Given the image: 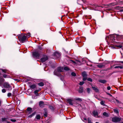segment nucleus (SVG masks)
<instances>
[{
	"label": "nucleus",
	"instance_id": "nucleus-1",
	"mask_svg": "<svg viewBox=\"0 0 123 123\" xmlns=\"http://www.w3.org/2000/svg\"><path fill=\"white\" fill-rule=\"evenodd\" d=\"M18 39L22 43L27 41V37L25 35L22 34L19 35L18 37Z\"/></svg>",
	"mask_w": 123,
	"mask_h": 123
},
{
	"label": "nucleus",
	"instance_id": "nucleus-2",
	"mask_svg": "<svg viewBox=\"0 0 123 123\" xmlns=\"http://www.w3.org/2000/svg\"><path fill=\"white\" fill-rule=\"evenodd\" d=\"M63 70L62 67H59L57 68V70H55L54 73V74L55 75L59 76L60 75V74L59 73L62 72Z\"/></svg>",
	"mask_w": 123,
	"mask_h": 123
},
{
	"label": "nucleus",
	"instance_id": "nucleus-3",
	"mask_svg": "<svg viewBox=\"0 0 123 123\" xmlns=\"http://www.w3.org/2000/svg\"><path fill=\"white\" fill-rule=\"evenodd\" d=\"M121 118L115 117L112 118V121L113 122L117 123L121 121Z\"/></svg>",
	"mask_w": 123,
	"mask_h": 123
},
{
	"label": "nucleus",
	"instance_id": "nucleus-4",
	"mask_svg": "<svg viewBox=\"0 0 123 123\" xmlns=\"http://www.w3.org/2000/svg\"><path fill=\"white\" fill-rule=\"evenodd\" d=\"M32 55L34 57L37 58H39L40 54L39 52L38 51H35L33 52Z\"/></svg>",
	"mask_w": 123,
	"mask_h": 123
},
{
	"label": "nucleus",
	"instance_id": "nucleus-5",
	"mask_svg": "<svg viewBox=\"0 0 123 123\" xmlns=\"http://www.w3.org/2000/svg\"><path fill=\"white\" fill-rule=\"evenodd\" d=\"M48 59V56L46 55H44L41 59V61L42 62H44Z\"/></svg>",
	"mask_w": 123,
	"mask_h": 123
},
{
	"label": "nucleus",
	"instance_id": "nucleus-6",
	"mask_svg": "<svg viewBox=\"0 0 123 123\" xmlns=\"http://www.w3.org/2000/svg\"><path fill=\"white\" fill-rule=\"evenodd\" d=\"M4 86L5 87L7 88H10L11 86L10 85L7 83H5Z\"/></svg>",
	"mask_w": 123,
	"mask_h": 123
},
{
	"label": "nucleus",
	"instance_id": "nucleus-7",
	"mask_svg": "<svg viewBox=\"0 0 123 123\" xmlns=\"http://www.w3.org/2000/svg\"><path fill=\"white\" fill-rule=\"evenodd\" d=\"M92 88L96 92H98L99 91L98 89L97 88V87L95 86H92Z\"/></svg>",
	"mask_w": 123,
	"mask_h": 123
},
{
	"label": "nucleus",
	"instance_id": "nucleus-8",
	"mask_svg": "<svg viewBox=\"0 0 123 123\" xmlns=\"http://www.w3.org/2000/svg\"><path fill=\"white\" fill-rule=\"evenodd\" d=\"M54 55L57 58H58L60 56L61 54L60 53L56 52L55 53Z\"/></svg>",
	"mask_w": 123,
	"mask_h": 123
},
{
	"label": "nucleus",
	"instance_id": "nucleus-9",
	"mask_svg": "<svg viewBox=\"0 0 123 123\" xmlns=\"http://www.w3.org/2000/svg\"><path fill=\"white\" fill-rule=\"evenodd\" d=\"M93 113L94 116L96 117H98V113L97 111H93Z\"/></svg>",
	"mask_w": 123,
	"mask_h": 123
},
{
	"label": "nucleus",
	"instance_id": "nucleus-10",
	"mask_svg": "<svg viewBox=\"0 0 123 123\" xmlns=\"http://www.w3.org/2000/svg\"><path fill=\"white\" fill-rule=\"evenodd\" d=\"M74 101L75 100H77L80 102H81L82 100V98H74Z\"/></svg>",
	"mask_w": 123,
	"mask_h": 123
},
{
	"label": "nucleus",
	"instance_id": "nucleus-11",
	"mask_svg": "<svg viewBox=\"0 0 123 123\" xmlns=\"http://www.w3.org/2000/svg\"><path fill=\"white\" fill-rule=\"evenodd\" d=\"M69 104L71 105H73V103H72L73 100L71 99H68L67 100Z\"/></svg>",
	"mask_w": 123,
	"mask_h": 123
},
{
	"label": "nucleus",
	"instance_id": "nucleus-12",
	"mask_svg": "<svg viewBox=\"0 0 123 123\" xmlns=\"http://www.w3.org/2000/svg\"><path fill=\"white\" fill-rule=\"evenodd\" d=\"M43 102L42 101H40L39 102V106L41 107H43Z\"/></svg>",
	"mask_w": 123,
	"mask_h": 123
},
{
	"label": "nucleus",
	"instance_id": "nucleus-13",
	"mask_svg": "<svg viewBox=\"0 0 123 123\" xmlns=\"http://www.w3.org/2000/svg\"><path fill=\"white\" fill-rule=\"evenodd\" d=\"M99 82L103 84L105 83L106 82V80H99Z\"/></svg>",
	"mask_w": 123,
	"mask_h": 123
},
{
	"label": "nucleus",
	"instance_id": "nucleus-14",
	"mask_svg": "<svg viewBox=\"0 0 123 123\" xmlns=\"http://www.w3.org/2000/svg\"><path fill=\"white\" fill-rule=\"evenodd\" d=\"M114 112L117 114L119 115V111L117 109H114Z\"/></svg>",
	"mask_w": 123,
	"mask_h": 123
},
{
	"label": "nucleus",
	"instance_id": "nucleus-15",
	"mask_svg": "<svg viewBox=\"0 0 123 123\" xmlns=\"http://www.w3.org/2000/svg\"><path fill=\"white\" fill-rule=\"evenodd\" d=\"M103 116L106 117H108L109 116L108 114L105 112H104L103 113Z\"/></svg>",
	"mask_w": 123,
	"mask_h": 123
},
{
	"label": "nucleus",
	"instance_id": "nucleus-16",
	"mask_svg": "<svg viewBox=\"0 0 123 123\" xmlns=\"http://www.w3.org/2000/svg\"><path fill=\"white\" fill-rule=\"evenodd\" d=\"M82 75L83 77H86L87 76L86 73L85 72H84L82 73Z\"/></svg>",
	"mask_w": 123,
	"mask_h": 123
},
{
	"label": "nucleus",
	"instance_id": "nucleus-17",
	"mask_svg": "<svg viewBox=\"0 0 123 123\" xmlns=\"http://www.w3.org/2000/svg\"><path fill=\"white\" fill-rule=\"evenodd\" d=\"M36 114L35 112H34L28 116V117L30 118H31L32 117L34 116Z\"/></svg>",
	"mask_w": 123,
	"mask_h": 123
},
{
	"label": "nucleus",
	"instance_id": "nucleus-18",
	"mask_svg": "<svg viewBox=\"0 0 123 123\" xmlns=\"http://www.w3.org/2000/svg\"><path fill=\"white\" fill-rule=\"evenodd\" d=\"M39 91V90H36L35 91H34V93L37 96H38V94L37 93Z\"/></svg>",
	"mask_w": 123,
	"mask_h": 123
},
{
	"label": "nucleus",
	"instance_id": "nucleus-19",
	"mask_svg": "<svg viewBox=\"0 0 123 123\" xmlns=\"http://www.w3.org/2000/svg\"><path fill=\"white\" fill-rule=\"evenodd\" d=\"M38 85L40 86H44V84L42 82H41L38 84Z\"/></svg>",
	"mask_w": 123,
	"mask_h": 123
},
{
	"label": "nucleus",
	"instance_id": "nucleus-20",
	"mask_svg": "<svg viewBox=\"0 0 123 123\" xmlns=\"http://www.w3.org/2000/svg\"><path fill=\"white\" fill-rule=\"evenodd\" d=\"M40 116L39 114L37 115L36 116V118L37 119H39L40 118Z\"/></svg>",
	"mask_w": 123,
	"mask_h": 123
},
{
	"label": "nucleus",
	"instance_id": "nucleus-21",
	"mask_svg": "<svg viewBox=\"0 0 123 123\" xmlns=\"http://www.w3.org/2000/svg\"><path fill=\"white\" fill-rule=\"evenodd\" d=\"M30 87L31 88L33 89L35 88L36 86L35 85H31Z\"/></svg>",
	"mask_w": 123,
	"mask_h": 123
},
{
	"label": "nucleus",
	"instance_id": "nucleus-22",
	"mask_svg": "<svg viewBox=\"0 0 123 123\" xmlns=\"http://www.w3.org/2000/svg\"><path fill=\"white\" fill-rule=\"evenodd\" d=\"M98 67L99 68H101L103 67V65L102 64H100L98 65Z\"/></svg>",
	"mask_w": 123,
	"mask_h": 123
},
{
	"label": "nucleus",
	"instance_id": "nucleus-23",
	"mask_svg": "<svg viewBox=\"0 0 123 123\" xmlns=\"http://www.w3.org/2000/svg\"><path fill=\"white\" fill-rule=\"evenodd\" d=\"M83 92V89L82 88H81L79 89V92L80 93H81Z\"/></svg>",
	"mask_w": 123,
	"mask_h": 123
},
{
	"label": "nucleus",
	"instance_id": "nucleus-24",
	"mask_svg": "<svg viewBox=\"0 0 123 123\" xmlns=\"http://www.w3.org/2000/svg\"><path fill=\"white\" fill-rule=\"evenodd\" d=\"M86 89L87 92L89 93H90L91 91L90 89L89 88H87Z\"/></svg>",
	"mask_w": 123,
	"mask_h": 123
},
{
	"label": "nucleus",
	"instance_id": "nucleus-25",
	"mask_svg": "<svg viewBox=\"0 0 123 123\" xmlns=\"http://www.w3.org/2000/svg\"><path fill=\"white\" fill-rule=\"evenodd\" d=\"M105 103V102L103 101V100L101 101L100 102V104L101 105H105L104 104V103Z\"/></svg>",
	"mask_w": 123,
	"mask_h": 123
},
{
	"label": "nucleus",
	"instance_id": "nucleus-26",
	"mask_svg": "<svg viewBox=\"0 0 123 123\" xmlns=\"http://www.w3.org/2000/svg\"><path fill=\"white\" fill-rule=\"evenodd\" d=\"M64 69L65 70L68 71L69 70V68L68 67H65L64 68Z\"/></svg>",
	"mask_w": 123,
	"mask_h": 123
},
{
	"label": "nucleus",
	"instance_id": "nucleus-27",
	"mask_svg": "<svg viewBox=\"0 0 123 123\" xmlns=\"http://www.w3.org/2000/svg\"><path fill=\"white\" fill-rule=\"evenodd\" d=\"M71 75L73 76H76V74L74 72H73L71 73Z\"/></svg>",
	"mask_w": 123,
	"mask_h": 123
},
{
	"label": "nucleus",
	"instance_id": "nucleus-28",
	"mask_svg": "<svg viewBox=\"0 0 123 123\" xmlns=\"http://www.w3.org/2000/svg\"><path fill=\"white\" fill-rule=\"evenodd\" d=\"M0 70H1L3 72L5 73H6V69H1Z\"/></svg>",
	"mask_w": 123,
	"mask_h": 123
},
{
	"label": "nucleus",
	"instance_id": "nucleus-29",
	"mask_svg": "<svg viewBox=\"0 0 123 123\" xmlns=\"http://www.w3.org/2000/svg\"><path fill=\"white\" fill-rule=\"evenodd\" d=\"M84 83V81L80 82V83L79 84L80 85H82Z\"/></svg>",
	"mask_w": 123,
	"mask_h": 123
},
{
	"label": "nucleus",
	"instance_id": "nucleus-30",
	"mask_svg": "<svg viewBox=\"0 0 123 123\" xmlns=\"http://www.w3.org/2000/svg\"><path fill=\"white\" fill-rule=\"evenodd\" d=\"M31 108L30 107H28L27 109V110L28 111H31Z\"/></svg>",
	"mask_w": 123,
	"mask_h": 123
},
{
	"label": "nucleus",
	"instance_id": "nucleus-31",
	"mask_svg": "<svg viewBox=\"0 0 123 123\" xmlns=\"http://www.w3.org/2000/svg\"><path fill=\"white\" fill-rule=\"evenodd\" d=\"M88 123H92L91 121L90 118H88Z\"/></svg>",
	"mask_w": 123,
	"mask_h": 123
},
{
	"label": "nucleus",
	"instance_id": "nucleus-32",
	"mask_svg": "<svg viewBox=\"0 0 123 123\" xmlns=\"http://www.w3.org/2000/svg\"><path fill=\"white\" fill-rule=\"evenodd\" d=\"M87 80L88 81L92 82V80L90 78H88L87 79Z\"/></svg>",
	"mask_w": 123,
	"mask_h": 123
},
{
	"label": "nucleus",
	"instance_id": "nucleus-33",
	"mask_svg": "<svg viewBox=\"0 0 123 123\" xmlns=\"http://www.w3.org/2000/svg\"><path fill=\"white\" fill-rule=\"evenodd\" d=\"M31 36L30 33H28L26 35V36H27V37H29Z\"/></svg>",
	"mask_w": 123,
	"mask_h": 123
},
{
	"label": "nucleus",
	"instance_id": "nucleus-34",
	"mask_svg": "<svg viewBox=\"0 0 123 123\" xmlns=\"http://www.w3.org/2000/svg\"><path fill=\"white\" fill-rule=\"evenodd\" d=\"M2 91L3 93H5L6 92V90L5 89H3L2 90Z\"/></svg>",
	"mask_w": 123,
	"mask_h": 123
},
{
	"label": "nucleus",
	"instance_id": "nucleus-35",
	"mask_svg": "<svg viewBox=\"0 0 123 123\" xmlns=\"http://www.w3.org/2000/svg\"><path fill=\"white\" fill-rule=\"evenodd\" d=\"M11 93H8V94H7V96L8 97H10L11 96Z\"/></svg>",
	"mask_w": 123,
	"mask_h": 123
},
{
	"label": "nucleus",
	"instance_id": "nucleus-36",
	"mask_svg": "<svg viewBox=\"0 0 123 123\" xmlns=\"http://www.w3.org/2000/svg\"><path fill=\"white\" fill-rule=\"evenodd\" d=\"M10 120L11 121L13 122H15L16 121V120L14 119H11Z\"/></svg>",
	"mask_w": 123,
	"mask_h": 123
},
{
	"label": "nucleus",
	"instance_id": "nucleus-37",
	"mask_svg": "<svg viewBox=\"0 0 123 123\" xmlns=\"http://www.w3.org/2000/svg\"><path fill=\"white\" fill-rule=\"evenodd\" d=\"M6 119H6V118H2V121H3H3H6Z\"/></svg>",
	"mask_w": 123,
	"mask_h": 123
},
{
	"label": "nucleus",
	"instance_id": "nucleus-38",
	"mask_svg": "<svg viewBox=\"0 0 123 123\" xmlns=\"http://www.w3.org/2000/svg\"><path fill=\"white\" fill-rule=\"evenodd\" d=\"M70 61L72 63L74 64H76V62L73 60H71Z\"/></svg>",
	"mask_w": 123,
	"mask_h": 123
},
{
	"label": "nucleus",
	"instance_id": "nucleus-39",
	"mask_svg": "<svg viewBox=\"0 0 123 123\" xmlns=\"http://www.w3.org/2000/svg\"><path fill=\"white\" fill-rule=\"evenodd\" d=\"M83 78H84L83 79V81H85L86 80L87 78H86V77H83Z\"/></svg>",
	"mask_w": 123,
	"mask_h": 123
},
{
	"label": "nucleus",
	"instance_id": "nucleus-40",
	"mask_svg": "<svg viewBox=\"0 0 123 123\" xmlns=\"http://www.w3.org/2000/svg\"><path fill=\"white\" fill-rule=\"evenodd\" d=\"M107 89L108 90H110L111 89V87L110 86H108L107 87Z\"/></svg>",
	"mask_w": 123,
	"mask_h": 123
},
{
	"label": "nucleus",
	"instance_id": "nucleus-41",
	"mask_svg": "<svg viewBox=\"0 0 123 123\" xmlns=\"http://www.w3.org/2000/svg\"><path fill=\"white\" fill-rule=\"evenodd\" d=\"M44 116L45 117H47V114L46 113L44 114Z\"/></svg>",
	"mask_w": 123,
	"mask_h": 123
},
{
	"label": "nucleus",
	"instance_id": "nucleus-42",
	"mask_svg": "<svg viewBox=\"0 0 123 123\" xmlns=\"http://www.w3.org/2000/svg\"><path fill=\"white\" fill-rule=\"evenodd\" d=\"M115 100L117 103H119V101L117 99H115Z\"/></svg>",
	"mask_w": 123,
	"mask_h": 123
},
{
	"label": "nucleus",
	"instance_id": "nucleus-43",
	"mask_svg": "<svg viewBox=\"0 0 123 123\" xmlns=\"http://www.w3.org/2000/svg\"><path fill=\"white\" fill-rule=\"evenodd\" d=\"M109 95L110 97H112V96L111 95V94H110L109 93H107Z\"/></svg>",
	"mask_w": 123,
	"mask_h": 123
},
{
	"label": "nucleus",
	"instance_id": "nucleus-44",
	"mask_svg": "<svg viewBox=\"0 0 123 123\" xmlns=\"http://www.w3.org/2000/svg\"><path fill=\"white\" fill-rule=\"evenodd\" d=\"M119 66H116L115 67H114V68H119Z\"/></svg>",
	"mask_w": 123,
	"mask_h": 123
},
{
	"label": "nucleus",
	"instance_id": "nucleus-45",
	"mask_svg": "<svg viewBox=\"0 0 123 123\" xmlns=\"http://www.w3.org/2000/svg\"><path fill=\"white\" fill-rule=\"evenodd\" d=\"M119 68H120L121 69H122L123 68V67L121 66H119Z\"/></svg>",
	"mask_w": 123,
	"mask_h": 123
},
{
	"label": "nucleus",
	"instance_id": "nucleus-46",
	"mask_svg": "<svg viewBox=\"0 0 123 123\" xmlns=\"http://www.w3.org/2000/svg\"><path fill=\"white\" fill-rule=\"evenodd\" d=\"M3 76V77L5 78H6V74L4 75Z\"/></svg>",
	"mask_w": 123,
	"mask_h": 123
},
{
	"label": "nucleus",
	"instance_id": "nucleus-47",
	"mask_svg": "<svg viewBox=\"0 0 123 123\" xmlns=\"http://www.w3.org/2000/svg\"><path fill=\"white\" fill-rule=\"evenodd\" d=\"M117 47H119L120 48H121L122 47V46H117Z\"/></svg>",
	"mask_w": 123,
	"mask_h": 123
},
{
	"label": "nucleus",
	"instance_id": "nucleus-48",
	"mask_svg": "<svg viewBox=\"0 0 123 123\" xmlns=\"http://www.w3.org/2000/svg\"><path fill=\"white\" fill-rule=\"evenodd\" d=\"M79 1V0L77 1V3L78 4H79V3H78Z\"/></svg>",
	"mask_w": 123,
	"mask_h": 123
},
{
	"label": "nucleus",
	"instance_id": "nucleus-49",
	"mask_svg": "<svg viewBox=\"0 0 123 123\" xmlns=\"http://www.w3.org/2000/svg\"><path fill=\"white\" fill-rule=\"evenodd\" d=\"M121 62L123 63V61H121L120 62Z\"/></svg>",
	"mask_w": 123,
	"mask_h": 123
},
{
	"label": "nucleus",
	"instance_id": "nucleus-50",
	"mask_svg": "<svg viewBox=\"0 0 123 123\" xmlns=\"http://www.w3.org/2000/svg\"><path fill=\"white\" fill-rule=\"evenodd\" d=\"M79 0L80 1H82V0Z\"/></svg>",
	"mask_w": 123,
	"mask_h": 123
},
{
	"label": "nucleus",
	"instance_id": "nucleus-51",
	"mask_svg": "<svg viewBox=\"0 0 123 123\" xmlns=\"http://www.w3.org/2000/svg\"><path fill=\"white\" fill-rule=\"evenodd\" d=\"M7 123H10V122H7Z\"/></svg>",
	"mask_w": 123,
	"mask_h": 123
},
{
	"label": "nucleus",
	"instance_id": "nucleus-52",
	"mask_svg": "<svg viewBox=\"0 0 123 123\" xmlns=\"http://www.w3.org/2000/svg\"><path fill=\"white\" fill-rule=\"evenodd\" d=\"M95 123H98V122H96Z\"/></svg>",
	"mask_w": 123,
	"mask_h": 123
},
{
	"label": "nucleus",
	"instance_id": "nucleus-53",
	"mask_svg": "<svg viewBox=\"0 0 123 123\" xmlns=\"http://www.w3.org/2000/svg\"><path fill=\"white\" fill-rule=\"evenodd\" d=\"M1 73H0V75H1Z\"/></svg>",
	"mask_w": 123,
	"mask_h": 123
},
{
	"label": "nucleus",
	"instance_id": "nucleus-54",
	"mask_svg": "<svg viewBox=\"0 0 123 123\" xmlns=\"http://www.w3.org/2000/svg\"><path fill=\"white\" fill-rule=\"evenodd\" d=\"M122 123H123V122H122Z\"/></svg>",
	"mask_w": 123,
	"mask_h": 123
},
{
	"label": "nucleus",
	"instance_id": "nucleus-55",
	"mask_svg": "<svg viewBox=\"0 0 123 123\" xmlns=\"http://www.w3.org/2000/svg\"><path fill=\"white\" fill-rule=\"evenodd\" d=\"M122 37H123V36H122Z\"/></svg>",
	"mask_w": 123,
	"mask_h": 123
}]
</instances>
